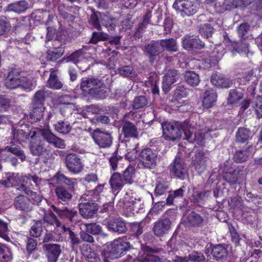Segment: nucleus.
Here are the masks:
<instances>
[{
  "instance_id": "f257e3e1",
  "label": "nucleus",
  "mask_w": 262,
  "mask_h": 262,
  "mask_svg": "<svg viewBox=\"0 0 262 262\" xmlns=\"http://www.w3.org/2000/svg\"><path fill=\"white\" fill-rule=\"evenodd\" d=\"M11 133L12 139L19 143L25 142L29 137L33 139L41 136L47 142L56 147L62 149L65 147L64 140L56 136L48 129L36 128L32 130L31 126L25 124L17 129L13 127Z\"/></svg>"
},
{
  "instance_id": "f03ea898",
  "label": "nucleus",
  "mask_w": 262,
  "mask_h": 262,
  "mask_svg": "<svg viewBox=\"0 0 262 262\" xmlns=\"http://www.w3.org/2000/svg\"><path fill=\"white\" fill-rule=\"evenodd\" d=\"M80 89L96 100L104 99L110 94V90L103 81L94 77L82 78Z\"/></svg>"
},
{
  "instance_id": "7ed1b4c3",
  "label": "nucleus",
  "mask_w": 262,
  "mask_h": 262,
  "mask_svg": "<svg viewBox=\"0 0 262 262\" xmlns=\"http://www.w3.org/2000/svg\"><path fill=\"white\" fill-rule=\"evenodd\" d=\"M5 85L10 89L20 87L25 90L30 91L34 86V83L32 80L22 76L20 69L15 67L9 69Z\"/></svg>"
},
{
  "instance_id": "20e7f679",
  "label": "nucleus",
  "mask_w": 262,
  "mask_h": 262,
  "mask_svg": "<svg viewBox=\"0 0 262 262\" xmlns=\"http://www.w3.org/2000/svg\"><path fill=\"white\" fill-rule=\"evenodd\" d=\"M189 127L190 122L188 120L184 122H164L162 124L163 137L167 140H178L181 138L183 133L185 135V130Z\"/></svg>"
},
{
  "instance_id": "39448f33",
  "label": "nucleus",
  "mask_w": 262,
  "mask_h": 262,
  "mask_svg": "<svg viewBox=\"0 0 262 262\" xmlns=\"http://www.w3.org/2000/svg\"><path fill=\"white\" fill-rule=\"evenodd\" d=\"M79 201V213L83 217L90 219L97 215L99 205L92 195L85 193L80 197Z\"/></svg>"
},
{
  "instance_id": "423d86ee",
  "label": "nucleus",
  "mask_w": 262,
  "mask_h": 262,
  "mask_svg": "<svg viewBox=\"0 0 262 262\" xmlns=\"http://www.w3.org/2000/svg\"><path fill=\"white\" fill-rule=\"evenodd\" d=\"M130 247L129 242L124 241L122 238L114 241L108 248V250L103 253L104 262H111L109 259L111 257L114 259L121 256L129 251Z\"/></svg>"
},
{
  "instance_id": "0eeeda50",
  "label": "nucleus",
  "mask_w": 262,
  "mask_h": 262,
  "mask_svg": "<svg viewBox=\"0 0 262 262\" xmlns=\"http://www.w3.org/2000/svg\"><path fill=\"white\" fill-rule=\"evenodd\" d=\"M34 138L30 142L29 148L31 153L34 156L46 158L51 154V147L44 140Z\"/></svg>"
},
{
  "instance_id": "6e6552de",
  "label": "nucleus",
  "mask_w": 262,
  "mask_h": 262,
  "mask_svg": "<svg viewBox=\"0 0 262 262\" xmlns=\"http://www.w3.org/2000/svg\"><path fill=\"white\" fill-rule=\"evenodd\" d=\"M158 151L155 148H145L139 154L140 161L146 169H152L156 167Z\"/></svg>"
},
{
  "instance_id": "1a4fd4ad",
  "label": "nucleus",
  "mask_w": 262,
  "mask_h": 262,
  "mask_svg": "<svg viewBox=\"0 0 262 262\" xmlns=\"http://www.w3.org/2000/svg\"><path fill=\"white\" fill-rule=\"evenodd\" d=\"M92 137L95 143L100 148H108L112 145L113 137L108 132L97 128L92 132Z\"/></svg>"
},
{
  "instance_id": "9d476101",
  "label": "nucleus",
  "mask_w": 262,
  "mask_h": 262,
  "mask_svg": "<svg viewBox=\"0 0 262 262\" xmlns=\"http://www.w3.org/2000/svg\"><path fill=\"white\" fill-rule=\"evenodd\" d=\"M65 164L69 171L74 174L81 172L84 166L80 157L74 153L69 154L66 156Z\"/></svg>"
},
{
  "instance_id": "9b49d317",
  "label": "nucleus",
  "mask_w": 262,
  "mask_h": 262,
  "mask_svg": "<svg viewBox=\"0 0 262 262\" xmlns=\"http://www.w3.org/2000/svg\"><path fill=\"white\" fill-rule=\"evenodd\" d=\"M209 160L207 153L201 150H197L192 158L191 164L200 174L206 169L207 162Z\"/></svg>"
},
{
  "instance_id": "f8f14e48",
  "label": "nucleus",
  "mask_w": 262,
  "mask_h": 262,
  "mask_svg": "<svg viewBox=\"0 0 262 262\" xmlns=\"http://www.w3.org/2000/svg\"><path fill=\"white\" fill-rule=\"evenodd\" d=\"M158 251L149 246L142 247L141 251L138 255V259L141 262H165V259L154 254Z\"/></svg>"
},
{
  "instance_id": "ddd939ff",
  "label": "nucleus",
  "mask_w": 262,
  "mask_h": 262,
  "mask_svg": "<svg viewBox=\"0 0 262 262\" xmlns=\"http://www.w3.org/2000/svg\"><path fill=\"white\" fill-rule=\"evenodd\" d=\"M182 46L188 51L201 50L205 47V43L202 42L198 36L187 35L182 38Z\"/></svg>"
},
{
  "instance_id": "4468645a",
  "label": "nucleus",
  "mask_w": 262,
  "mask_h": 262,
  "mask_svg": "<svg viewBox=\"0 0 262 262\" xmlns=\"http://www.w3.org/2000/svg\"><path fill=\"white\" fill-rule=\"evenodd\" d=\"M172 223L170 219L164 218L158 220L154 225L152 231L157 237H162L169 233Z\"/></svg>"
},
{
  "instance_id": "2eb2a0df",
  "label": "nucleus",
  "mask_w": 262,
  "mask_h": 262,
  "mask_svg": "<svg viewBox=\"0 0 262 262\" xmlns=\"http://www.w3.org/2000/svg\"><path fill=\"white\" fill-rule=\"evenodd\" d=\"M144 52L147 56L149 61L153 63L156 57L162 52V48L161 47L160 41L152 40L144 46Z\"/></svg>"
},
{
  "instance_id": "dca6fc26",
  "label": "nucleus",
  "mask_w": 262,
  "mask_h": 262,
  "mask_svg": "<svg viewBox=\"0 0 262 262\" xmlns=\"http://www.w3.org/2000/svg\"><path fill=\"white\" fill-rule=\"evenodd\" d=\"M204 217L194 211H191L184 217L183 224L187 227H201L204 225Z\"/></svg>"
},
{
  "instance_id": "f3484780",
  "label": "nucleus",
  "mask_w": 262,
  "mask_h": 262,
  "mask_svg": "<svg viewBox=\"0 0 262 262\" xmlns=\"http://www.w3.org/2000/svg\"><path fill=\"white\" fill-rule=\"evenodd\" d=\"M180 78V73L176 69H170L164 74L163 77L162 89L166 94L168 93L174 83L177 82Z\"/></svg>"
},
{
  "instance_id": "a211bd4d",
  "label": "nucleus",
  "mask_w": 262,
  "mask_h": 262,
  "mask_svg": "<svg viewBox=\"0 0 262 262\" xmlns=\"http://www.w3.org/2000/svg\"><path fill=\"white\" fill-rule=\"evenodd\" d=\"M173 7L184 12L188 16L193 15L196 12V8L193 2L189 0H176Z\"/></svg>"
},
{
  "instance_id": "6ab92c4d",
  "label": "nucleus",
  "mask_w": 262,
  "mask_h": 262,
  "mask_svg": "<svg viewBox=\"0 0 262 262\" xmlns=\"http://www.w3.org/2000/svg\"><path fill=\"white\" fill-rule=\"evenodd\" d=\"M60 21L57 19V17H48V20L46 21L45 24L47 26V34L46 39L45 40L46 44L49 41H55V38L57 32L56 28L58 27L60 29L61 25L60 24Z\"/></svg>"
},
{
  "instance_id": "aec40b11",
  "label": "nucleus",
  "mask_w": 262,
  "mask_h": 262,
  "mask_svg": "<svg viewBox=\"0 0 262 262\" xmlns=\"http://www.w3.org/2000/svg\"><path fill=\"white\" fill-rule=\"evenodd\" d=\"M184 139L189 143H195L196 144H202L204 140V134L200 130H196L190 123V127L187 128L185 132Z\"/></svg>"
},
{
  "instance_id": "412c9836",
  "label": "nucleus",
  "mask_w": 262,
  "mask_h": 262,
  "mask_svg": "<svg viewBox=\"0 0 262 262\" xmlns=\"http://www.w3.org/2000/svg\"><path fill=\"white\" fill-rule=\"evenodd\" d=\"M42 249L46 252L48 262H57L61 253L60 245L56 244H44Z\"/></svg>"
},
{
  "instance_id": "4be33fe9",
  "label": "nucleus",
  "mask_w": 262,
  "mask_h": 262,
  "mask_svg": "<svg viewBox=\"0 0 262 262\" xmlns=\"http://www.w3.org/2000/svg\"><path fill=\"white\" fill-rule=\"evenodd\" d=\"M40 182V179L36 176H30L25 177L23 179V183L20 185L17 188L18 190L24 191L27 194L31 192L35 187H38Z\"/></svg>"
},
{
  "instance_id": "5701e85b",
  "label": "nucleus",
  "mask_w": 262,
  "mask_h": 262,
  "mask_svg": "<svg viewBox=\"0 0 262 262\" xmlns=\"http://www.w3.org/2000/svg\"><path fill=\"white\" fill-rule=\"evenodd\" d=\"M108 230L118 234L125 233L127 230L126 223L121 218H116L108 221L106 223Z\"/></svg>"
},
{
  "instance_id": "b1692460",
  "label": "nucleus",
  "mask_w": 262,
  "mask_h": 262,
  "mask_svg": "<svg viewBox=\"0 0 262 262\" xmlns=\"http://www.w3.org/2000/svg\"><path fill=\"white\" fill-rule=\"evenodd\" d=\"M122 132L125 138H135L139 137V130L134 123L128 120L122 122Z\"/></svg>"
},
{
  "instance_id": "393cba45",
  "label": "nucleus",
  "mask_w": 262,
  "mask_h": 262,
  "mask_svg": "<svg viewBox=\"0 0 262 262\" xmlns=\"http://www.w3.org/2000/svg\"><path fill=\"white\" fill-rule=\"evenodd\" d=\"M107 20H100L99 17H90L89 22L93 27L98 30H101L100 23L108 29H114L116 27L115 18L107 17Z\"/></svg>"
},
{
  "instance_id": "a878e982",
  "label": "nucleus",
  "mask_w": 262,
  "mask_h": 262,
  "mask_svg": "<svg viewBox=\"0 0 262 262\" xmlns=\"http://www.w3.org/2000/svg\"><path fill=\"white\" fill-rule=\"evenodd\" d=\"M210 249L211 255L217 261H224L228 255V250L223 245L217 244L212 246L211 244Z\"/></svg>"
},
{
  "instance_id": "bb28decb",
  "label": "nucleus",
  "mask_w": 262,
  "mask_h": 262,
  "mask_svg": "<svg viewBox=\"0 0 262 262\" xmlns=\"http://www.w3.org/2000/svg\"><path fill=\"white\" fill-rule=\"evenodd\" d=\"M53 48L49 49L46 52V59L48 61H55L60 58L64 54V47L59 46L56 42L52 44Z\"/></svg>"
},
{
  "instance_id": "cd10ccee",
  "label": "nucleus",
  "mask_w": 262,
  "mask_h": 262,
  "mask_svg": "<svg viewBox=\"0 0 262 262\" xmlns=\"http://www.w3.org/2000/svg\"><path fill=\"white\" fill-rule=\"evenodd\" d=\"M13 204L16 209L24 212H29L32 208L30 200L24 195L17 196L14 199Z\"/></svg>"
},
{
  "instance_id": "c85d7f7f",
  "label": "nucleus",
  "mask_w": 262,
  "mask_h": 262,
  "mask_svg": "<svg viewBox=\"0 0 262 262\" xmlns=\"http://www.w3.org/2000/svg\"><path fill=\"white\" fill-rule=\"evenodd\" d=\"M185 165L179 153L176 156L172 168L174 175L181 179H184L185 176Z\"/></svg>"
},
{
  "instance_id": "c756f323",
  "label": "nucleus",
  "mask_w": 262,
  "mask_h": 262,
  "mask_svg": "<svg viewBox=\"0 0 262 262\" xmlns=\"http://www.w3.org/2000/svg\"><path fill=\"white\" fill-rule=\"evenodd\" d=\"M212 83L219 88H229L232 85V80L221 74H214L211 77Z\"/></svg>"
},
{
  "instance_id": "7c9ffc66",
  "label": "nucleus",
  "mask_w": 262,
  "mask_h": 262,
  "mask_svg": "<svg viewBox=\"0 0 262 262\" xmlns=\"http://www.w3.org/2000/svg\"><path fill=\"white\" fill-rule=\"evenodd\" d=\"M252 145L247 142L242 149L237 150L234 154L233 158L236 163H243L247 161L250 155L249 149Z\"/></svg>"
},
{
  "instance_id": "2f4dec72",
  "label": "nucleus",
  "mask_w": 262,
  "mask_h": 262,
  "mask_svg": "<svg viewBox=\"0 0 262 262\" xmlns=\"http://www.w3.org/2000/svg\"><path fill=\"white\" fill-rule=\"evenodd\" d=\"M28 8V3L25 1L9 4L5 8V12H13L17 14L24 12Z\"/></svg>"
},
{
  "instance_id": "473e14b6",
  "label": "nucleus",
  "mask_w": 262,
  "mask_h": 262,
  "mask_svg": "<svg viewBox=\"0 0 262 262\" xmlns=\"http://www.w3.org/2000/svg\"><path fill=\"white\" fill-rule=\"evenodd\" d=\"M217 97V93L215 90L213 89L206 90L202 102L203 106L206 108L211 107L216 102Z\"/></svg>"
},
{
  "instance_id": "72a5a7b5",
  "label": "nucleus",
  "mask_w": 262,
  "mask_h": 262,
  "mask_svg": "<svg viewBox=\"0 0 262 262\" xmlns=\"http://www.w3.org/2000/svg\"><path fill=\"white\" fill-rule=\"evenodd\" d=\"M60 29V30H57L53 43L56 42V44L58 45L59 46L64 47L63 45L67 42L71 41L72 39L66 30L61 28ZM58 29H59L58 28Z\"/></svg>"
},
{
  "instance_id": "f704fd0d",
  "label": "nucleus",
  "mask_w": 262,
  "mask_h": 262,
  "mask_svg": "<svg viewBox=\"0 0 262 262\" xmlns=\"http://www.w3.org/2000/svg\"><path fill=\"white\" fill-rule=\"evenodd\" d=\"M252 133L251 130L246 127H239L235 135V142L236 143H244L247 142L251 138Z\"/></svg>"
},
{
  "instance_id": "c9c22d12",
  "label": "nucleus",
  "mask_w": 262,
  "mask_h": 262,
  "mask_svg": "<svg viewBox=\"0 0 262 262\" xmlns=\"http://www.w3.org/2000/svg\"><path fill=\"white\" fill-rule=\"evenodd\" d=\"M109 182L112 189L115 191L121 189L125 184L121 174L119 172L113 173Z\"/></svg>"
},
{
  "instance_id": "e433bc0d",
  "label": "nucleus",
  "mask_w": 262,
  "mask_h": 262,
  "mask_svg": "<svg viewBox=\"0 0 262 262\" xmlns=\"http://www.w3.org/2000/svg\"><path fill=\"white\" fill-rule=\"evenodd\" d=\"M54 211L61 218L67 219L72 221L73 218L77 214V212L74 210H69L67 207L61 209L58 207H52Z\"/></svg>"
},
{
  "instance_id": "4c0bfd02",
  "label": "nucleus",
  "mask_w": 262,
  "mask_h": 262,
  "mask_svg": "<svg viewBox=\"0 0 262 262\" xmlns=\"http://www.w3.org/2000/svg\"><path fill=\"white\" fill-rule=\"evenodd\" d=\"M185 82L191 86H196L200 82V78L198 74L192 71H187L184 74Z\"/></svg>"
},
{
  "instance_id": "58836bf2",
  "label": "nucleus",
  "mask_w": 262,
  "mask_h": 262,
  "mask_svg": "<svg viewBox=\"0 0 262 262\" xmlns=\"http://www.w3.org/2000/svg\"><path fill=\"white\" fill-rule=\"evenodd\" d=\"M47 86L53 90H59L63 86L62 82L54 71H51L50 77L47 82Z\"/></svg>"
},
{
  "instance_id": "ea45409f",
  "label": "nucleus",
  "mask_w": 262,
  "mask_h": 262,
  "mask_svg": "<svg viewBox=\"0 0 262 262\" xmlns=\"http://www.w3.org/2000/svg\"><path fill=\"white\" fill-rule=\"evenodd\" d=\"M4 151L11 152L19 158L21 161L26 160V157L22 148L18 145L11 143L10 145H8L4 148Z\"/></svg>"
},
{
  "instance_id": "a19ab883",
  "label": "nucleus",
  "mask_w": 262,
  "mask_h": 262,
  "mask_svg": "<svg viewBox=\"0 0 262 262\" xmlns=\"http://www.w3.org/2000/svg\"><path fill=\"white\" fill-rule=\"evenodd\" d=\"M118 74L123 77L132 78L137 76V73L133 67L130 65L120 66L117 69Z\"/></svg>"
},
{
  "instance_id": "79ce46f5",
  "label": "nucleus",
  "mask_w": 262,
  "mask_h": 262,
  "mask_svg": "<svg viewBox=\"0 0 262 262\" xmlns=\"http://www.w3.org/2000/svg\"><path fill=\"white\" fill-rule=\"evenodd\" d=\"M48 92L45 90H40L36 92L33 96L32 104L34 105L44 106L46 98L48 96Z\"/></svg>"
},
{
  "instance_id": "37998d69",
  "label": "nucleus",
  "mask_w": 262,
  "mask_h": 262,
  "mask_svg": "<svg viewBox=\"0 0 262 262\" xmlns=\"http://www.w3.org/2000/svg\"><path fill=\"white\" fill-rule=\"evenodd\" d=\"M242 171V170L240 168L237 167L233 170L225 172L223 179L230 185L234 184L237 180L238 176Z\"/></svg>"
},
{
  "instance_id": "c03bdc74",
  "label": "nucleus",
  "mask_w": 262,
  "mask_h": 262,
  "mask_svg": "<svg viewBox=\"0 0 262 262\" xmlns=\"http://www.w3.org/2000/svg\"><path fill=\"white\" fill-rule=\"evenodd\" d=\"M162 52L165 49L169 52H176L178 51V46L176 40L173 38L162 39L159 40Z\"/></svg>"
},
{
  "instance_id": "a18cd8bd",
  "label": "nucleus",
  "mask_w": 262,
  "mask_h": 262,
  "mask_svg": "<svg viewBox=\"0 0 262 262\" xmlns=\"http://www.w3.org/2000/svg\"><path fill=\"white\" fill-rule=\"evenodd\" d=\"M45 107L44 106L34 105L32 104L30 117L35 121H40L43 117Z\"/></svg>"
},
{
  "instance_id": "49530a36",
  "label": "nucleus",
  "mask_w": 262,
  "mask_h": 262,
  "mask_svg": "<svg viewBox=\"0 0 262 262\" xmlns=\"http://www.w3.org/2000/svg\"><path fill=\"white\" fill-rule=\"evenodd\" d=\"M141 200L140 198H136L133 196L127 195L123 200V207L134 210L137 206L140 204Z\"/></svg>"
},
{
  "instance_id": "de8ad7c7",
  "label": "nucleus",
  "mask_w": 262,
  "mask_h": 262,
  "mask_svg": "<svg viewBox=\"0 0 262 262\" xmlns=\"http://www.w3.org/2000/svg\"><path fill=\"white\" fill-rule=\"evenodd\" d=\"M12 258V254L10 248L0 243V262H10Z\"/></svg>"
},
{
  "instance_id": "09e8293b",
  "label": "nucleus",
  "mask_w": 262,
  "mask_h": 262,
  "mask_svg": "<svg viewBox=\"0 0 262 262\" xmlns=\"http://www.w3.org/2000/svg\"><path fill=\"white\" fill-rule=\"evenodd\" d=\"M190 91V89L187 88L185 85H179L174 91L173 97L176 100L186 98L188 96Z\"/></svg>"
},
{
  "instance_id": "8fccbe9b",
  "label": "nucleus",
  "mask_w": 262,
  "mask_h": 262,
  "mask_svg": "<svg viewBox=\"0 0 262 262\" xmlns=\"http://www.w3.org/2000/svg\"><path fill=\"white\" fill-rule=\"evenodd\" d=\"M243 97L242 91L238 89H232L230 90L228 97V103L233 104L239 101Z\"/></svg>"
},
{
  "instance_id": "3c124183",
  "label": "nucleus",
  "mask_w": 262,
  "mask_h": 262,
  "mask_svg": "<svg viewBox=\"0 0 262 262\" xmlns=\"http://www.w3.org/2000/svg\"><path fill=\"white\" fill-rule=\"evenodd\" d=\"M56 177L58 182L63 183L69 186L70 191H73L74 190V187L76 184L74 179H70L60 172L56 173Z\"/></svg>"
},
{
  "instance_id": "603ef678",
  "label": "nucleus",
  "mask_w": 262,
  "mask_h": 262,
  "mask_svg": "<svg viewBox=\"0 0 262 262\" xmlns=\"http://www.w3.org/2000/svg\"><path fill=\"white\" fill-rule=\"evenodd\" d=\"M142 222H134L129 224V232L134 236L139 238L143 232V226Z\"/></svg>"
},
{
  "instance_id": "864d4df0",
  "label": "nucleus",
  "mask_w": 262,
  "mask_h": 262,
  "mask_svg": "<svg viewBox=\"0 0 262 262\" xmlns=\"http://www.w3.org/2000/svg\"><path fill=\"white\" fill-rule=\"evenodd\" d=\"M211 193L210 190H205L198 193L196 195L193 196L191 202L194 204L200 206L208 200V198Z\"/></svg>"
},
{
  "instance_id": "5fc2aeb1",
  "label": "nucleus",
  "mask_w": 262,
  "mask_h": 262,
  "mask_svg": "<svg viewBox=\"0 0 262 262\" xmlns=\"http://www.w3.org/2000/svg\"><path fill=\"white\" fill-rule=\"evenodd\" d=\"M252 107L257 118H262V96H257L252 102Z\"/></svg>"
},
{
  "instance_id": "6e6d98bb",
  "label": "nucleus",
  "mask_w": 262,
  "mask_h": 262,
  "mask_svg": "<svg viewBox=\"0 0 262 262\" xmlns=\"http://www.w3.org/2000/svg\"><path fill=\"white\" fill-rule=\"evenodd\" d=\"M83 227L86 232L92 235H99L102 232V227L97 223L84 224Z\"/></svg>"
},
{
  "instance_id": "4d7b16f0",
  "label": "nucleus",
  "mask_w": 262,
  "mask_h": 262,
  "mask_svg": "<svg viewBox=\"0 0 262 262\" xmlns=\"http://www.w3.org/2000/svg\"><path fill=\"white\" fill-rule=\"evenodd\" d=\"M43 221L47 227L53 226L56 227H59L62 225L61 222L53 213L45 215L43 217Z\"/></svg>"
},
{
  "instance_id": "13d9d810",
  "label": "nucleus",
  "mask_w": 262,
  "mask_h": 262,
  "mask_svg": "<svg viewBox=\"0 0 262 262\" xmlns=\"http://www.w3.org/2000/svg\"><path fill=\"white\" fill-rule=\"evenodd\" d=\"M56 194L59 200L63 202H68L72 198V194L62 187H58L55 189Z\"/></svg>"
},
{
  "instance_id": "bf43d9fd",
  "label": "nucleus",
  "mask_w": 262,
  "mask_h": 262,
  "mask_svg": "<svg viewBox=\"0 0 262 262\" xmlns=\"http://www.w3.org/2000/svg\"><path fill=\"white\" fill-rule=\"evenodd\" d=\"M214 30L213 27L208 24L200 25L199 29L200 34L206 38L212 36Z\"/></svg>"
},
{
  "instance_id": "052dcab7",
  "label": "nucleus",
  "mask_w": 262,
  "mask_h": 262,
  "mask_svg": "<svg viewBox=\"0 0 262 262\" xmlns=\"http://www.w3.org/2000/svg\"><path fill=\"white\" fill-rule=\"evenodd\" d=\"M168 188V185L167 183L161 179H158L155 189V195L156 196L161 195L164 193Z\"/></svg>"
},
{
  "instance_id": "680f3d73",
  "label": "nucleus",
  "mask_w": 262,
  "mask_h": 262,
  "mask_svg": "<svg viewBox=\"0 0 262 262\" xmlns=\"http://www.w3.org/2000/svg\"><path fill=\"white\" fill-rule=\"evenodd\" d=\"M109 39V36L106 33L102 32H93L92 37L89 41V43L96 44L99 41H105Z\"/></svg>"
},
{
  "instance_id": "e2e57ef3",
  "label": "nucleus",
  "mask_w": 262,
  "mask_h": 262,
  "mask_svg": "<svg viewBox=\"0 0 262 262\" xmlns=\"http://www.w3.org/2000/svg\"><path fill=\"white\" fill-rule=\"evenodd\" d=\"M55 129L60 134H67L70 132L71 126L68 122L59 121L55 124Z\"/></svg>"
},
{
  "instance_id": "0e129e2a",
  "label": "nucleus",
  "mask_w": 262,
  "mask_h": 262,
  "mask_svg": "<svg viewBox=\"0 0 262 262\" xmlns=\"http://www.w3.org/2000/svg\"><path fill=\"white\" fill-rule=\"evenodd\" d=\"M123 181L125 183L132 184L135 177V169L132 166H128L123 172Z\"/></svg>"
},
{
  "instance_id": "69168bd1",
  "label": "nucleus",
  "mask_w": 262,
  "mask_h": 262,
  "mask_svg": "<svg viewBox=\"0 0 262 262\" xmlns=\"http://www.w3.org/2000/svg\"><path fill=\"white\" fill-rule=\"evenodd\" d=\"M42 232V224L41 221H37L30 230V235L35 237H39Z\"/></svg>"
},
{
  "instance_id": "338daca9",
  "label": "nucleus",
  "mask_w": 262,
  "mask_h": 262,
  "mask_svg": "<svg viewBox=\"0 0 262 262\" xmlns=\"http://www.w3.org/2000/svg\"><path fill=\"white\" fill-rule=\"evenodd\" d=\"M147 104V99L144 96L136 97L134 100L132 106L135 110H138L146 106Z\"/></svg>"
},
{
  "instance_id": "774afa93",
  "label": "nucleus",
  "mask_w": 262,
  "mask_h": 262,
  "mask_svg": "<svg viewBox=\"0 0 262 262\" xmlns=\"http://www.w3.org/2000/svg\"><path fill=\"white\" fill-rule=\"evenodd\" d=\"M188 258L189 262H203L205 260L203 253L195 251L189 254Z\"/></svg>"
}]
</instances>
